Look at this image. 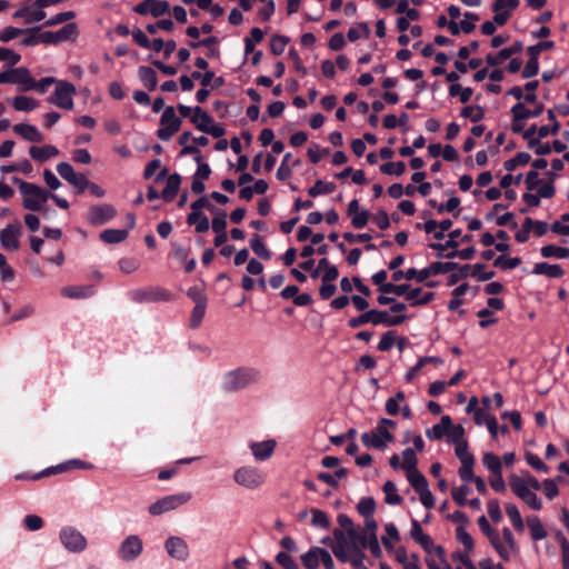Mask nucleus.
Instances as JSON below:
<instances>
[{
  "mask_svg": "<svg viewBox=\"0 0 569 569\" xmlns=\"http://www.w3.org/2000/svg\"><path fill=\"white\" fill-rule=\"evenodd\" d=\"M383 492L386 493L385 501L388 505H399L402 501V498L399 496L397 487L392 481L385 482Z\"/></svg>",
  "mask_w": 569,
  "mask_h": 569,
  "instance_id": "48",
  "label": "nucleus"
},
{
  "mask_svg": "<svg viewBox=\"0 0 569 569\" xmlns=\"http://www.w3.org/2000/svg\"><path fill=\"white\" fill-rule=\"evenodd\" d=\"M407 319L406 315H399L395 317H390L387 311H379L371 309L369 311L363 312L359 317L351 318L348 325L351 328H359L366 323L377 325H386V326H398L402 323Z\"/></svg>",
  "mask_w": 569,
  "mask_h": 569,
  "instance_id": "3",
  "label": "nucleus"
},
{
  "mask_svg": "<svg viewBox=\"0 0 569 569\" xmlns=\"http://www.w3.org/2000/svg\"><path fill=\"white\" fill-rule=\"evenodd\" d=\"M555 47V42L551 40L540 41L533 46L527 48V54L539 59V54L542 51L551 50Z\"/></svg>",
  "mask_w": 569,
  "mask_h": 569,
  "instance_id": "59",
  "label": "nucleus"
},
{
  "mask_svg": "<svg viewBox=\"0 0 569 569\" xmlns=\"http://www.w3.org/2000/svg\"><path fill=\"white\" fill-rule=\"evenodd\" d=\"M322 549L320 547H312L301 556V562L306 569H317L319 567Z\"/></svg>",
  "mask_w": 569,
  "mask_h": 569,
  "instance_id": "34",
  "label": "nucleus"
},
{
  "mask_svg": "<svg viewBox=\"0 0 569 569\" xmlns=\"http://www.w3.org/2000/svg\"><path fill=\"white\" fill-rule=\"evenodd\" d=\"M187 222L191 226L194 224L198 233L207 232L210 228L209 219L202 212H190L187 217Z\"/></svg>",
  "mask_w": 569,
  "mask_h": 569,
  "instance_id": "37",
  "label": "nucleus"
},
{
  "mask_svg": "<svg viewBox=\"0 0 569 569\" xmlns=\"http://www.w3.org/2000/svg\"><path fill=\"white\" fill-rule=\"evenodd\" d=\"M76 87L68 81H58L53 92V98L50 100L54 106L71 110L73 109V94Z\"/></svg>",
  "mask_w": 569,
  "mask_h": 569,
  "instance_id": "12",
  "label": "nucleus"
},
{
  "mask_svg": "<svg viewBox=\"0 0 569 569\" xmlns=\"http://www.w3.org/2000/svg\"><path fill=\"white\" fill-rule=\"evenodd\" d=\"M527 526L535 541L543 540L548 536L541 520L537 516L527 517Z\"/></svg>",
  "mask_w": 569,
  "mask_h": 569,
  "instance_id": "32",
  "label": "nucleus"
},
{
  "mask_svg": "<svg viewBox=\"0 0 569 569\" xmlns=\"http://www.w3.org/2000/svg\"><path fill=\"white\" fill-rule=\"evenodd\" d=\"M116 213L117 210L111 204H96L89 209L88 221L93 226H101L113 219Z\"/></svg>",
  "mask_w": 569,
  "mask_h": 569,
  "instance_id": "15",
  "label": "nucleus"
},
{
  "mask_svg": "<svg viewBox=\"0 0 569 569\" xmlns=\"http://www.w3.org/2000/svg\"><path fill=\"white\" fill-rule=\"evenodd\" d=\"M250 248L260 258H262L264 260L271 259V251L264 246V243L262 242L260 236L254 234L250 239Z\"/></svg>",
  "mask_w": 569,
  "mask_h": 569,
  "instance_id": "45",
  "label": "nucleus"
},
{
  "mask_svg": "<svg viewBox=\"0 0 569 569\" xmlns=\"http://www.w3.org/2000/svg\"><path fill=\"white\" fill-rule=\"evenodd\" d=\"M13 18L23 19L26 23H34L42 21L46 18V12L42 9L34 7V3L29 7H23L14 11Z\"/></svg>",
  "mask_w": 569,
  "mask_h": 569,
  "instance_id": "23",
  "label": "nucleus"
},
{
  "mask_svg": "<svg viewBox=\"0 0 569 569\" xmlns=\"http://www.w3.org/2000/svg\"><path fill=\"white\" fill-rule=\"evenodd\" d=\"M437 557L427 558L426 562L429 569H452L443 559L445 550L442 547L435 548Z\"/></svg>",
  "mask_w": 569,
  "mask_h": 569,
  "instance_id": "43",
  "label": "nucleus"
},
{
  "mask_svg": "<svg viewBox=\"0 0 569 569\" xmlns=\"http://www.w3.org/2000/svg\"><path fill=\"white\" fill-rule=\"evenodd\" d=\"M458 268L457 262H432L429 267L419 270L418 281L423 282L430 276L448 273Z\"/></svg>",
  "mask_w": 569,
  "mask_h": 569,
  "instance_id": "20",
  "label": "nucleus"
},
{
  "mask_svg": "<svg viewBox=\"0 0 569 569\" xmlns=\"http://www.w3.org/2000/svg\"><path fill=\"white\" fill-rule=\"evenodd\" d=\"M276 561L283 569H300L299 565L295 561V559L284 551H280L276 556Z\"/></svg>",
  "mask_w": 569,
  "mask_h": 569,
  "instance_id": "61",
  "label": "nucleus"
},
{
  "mask_svg": "<svg viewBox=\"0 0 569 569\" xmlns=\"http://www.w3.org/2000/svg\"><path fill=\"white\" fill-rule=\"evenodd\" d=\"M357 509L365 518L371 517L376 509V502L371 497L361 498L358 502Z\"/></svg>",
  "mask_w": 569,
  "mask_h": 569,
  "instance_id": "52",
  "label": "nucleus"
},
{
  "mask_svg": "<svg viewBox=\"0 0 569 569\" xmlns=\"http://www.w3.org/2000/svg\"><path fill=\"white\" fill-rule=\"evenodd\" d=\"M29 154L34 161L41 163V162L47 161L50 158L58 156L59 150L54 146H50V144L42 146V147L32 146L29 149Z\"/></svg>",
  "mask_w": 569,
  "mask_h": 569,
  "instance_id": "27",
  "label": "nucleus"
},
{
  "mask_svg": "<svg viewBox=\"0 0 569 569\" xmlns=\"http://www.w3.org/2000/svg\"><path fill=\"white\" fill-rule=\"evenodd\" d=\"M532 227H533V219L526 218L523 223H522V228L516 232L515 239L519 243L527 242L529 237H530V232L532 230Z\"/></svg>",
  "mask_w": 569,
  "mask_h": 569,
  "instance_id": "58",
  "label": "nucleus"
},
{
  "mask_svg": "<svg viewBox=\"0 0 569 569\" xmlns=\"http://www.w3.org/2000/svg\"><path fill=\"white\" fill-rule=\"evenodd\" d=\"M311 512V525L316 528H321V529H328L329 526H330V521H329V518L327 516V513L320 509H317V508H312L310 510Z\"/></svg>",
  "mask_w": 569,
  "mask_h": 569,
  "instance_id": "49",
  "label": "nucleus"
},
{
  "mask_svg": "<svg viewBox=\"0 0 569 569\" xmlns=\"http://www.w3.org/2000/svg\"><path fill=\"white\" fill-rule=\"evenodd\" d=\"M21 234V226L19 223L8 224L0 231L1 246L10 251L18 250L19 237Z\"/></svg>",
  "mask_w": 569,
  "mask_h": 569,
  "instance_id": "18",
  "label": "nucleus"
},
{
  "mask_svg": "<svg viewBox=\"0 0 569 569\" xmlns=\"http://www.w3.org/2000/svg\"><path fill=\"white\" fill-rule=\"evenodd\" d=\"M142 551V539L138 535H129L121 541L118 556L124 562H132L141 556Z\"/></svg>",
  "mask_w": 569,
  "mask_h": 569,
  "instance_id": "10",
  "label": "nucleus"
},
{
  "mask_svg": "<svg viewBox=\"0 0 569 569\" xmlns=\"http://www.w3.org/2000/svg\"><path fill=\"white\" fill-rule=\"evenodd\" d=\"M181 184V177L178 173H172L167 178L166 187L161 192V198L166 202H170L177 196Z\"/></svg>",
  "mask_w": 569,
  "mask_h": 569,
  "instance_id": "28",
  "label": "nucleus"
},
{
  "mask_svg": "<svg viewBox=\"0 0 569 569\" xmlns=\"http://www.w3.org/2000/svg\"><path fill=\"white\" fill-rule=\"evenodd\" d=\"M260 380V372L254 368L241 367L224 375L222 389L226 392H237Z\"/></svg>",
  "mask_w": 569,
  "mask_h": 569,
  "instance_id": "2",
  "label": "nucleus"
},
{
  "mask_svg": "<svg viewBox=\"0 0 569 569\" xmlns=\"http://www.w3.org/2000/svg\"><path fill=\"white\" fill-rule=\"evenodd\" d=\"M451 418L449 416H442L439 423L432 426V428L426 431V436L430 440H440L448 430L451 429Z\"/></svg>",
  "mask_w": 569,
  "mask_h": 569,
  "instance_id": "30",
  "label": "nucleus"
},
{
  "mask_svg": "<svg viewBox=\"0 0 569 569\" xmlns=\"http://www.w3.org/2000/svg\"><path fill=\"white\" fill-rule=\"evenodd\" d=\"M336 543L332 546L333 555L341 561L348 562L350 556L348 552V539L341 530L335 531Z\"/></svg>",
  "mask_w": 569,
  "mask_h": 569,
  "instance_id": "26",
  "label": "nucleus"
},
{
  "mask_svg": "<svg viewBox=\"0 0 569 569\" xmlns=\"http://www.w3.org/2000/svg\"><path fill=\"white\" fill-rule=\"evenodd\" d=\"M78 33L77 24L71 22L66 26H63L58 31H44L41 32L42 43L44 44H57L63 41H67L73 37H76Z\"/></svg>",
  "mask_w": 569,
  "mask_h": 569,
  "instance_id": "16",
  "label": "nucleus"
},
{
  "mask_svg": "<svg viewBox=\"0 0 569 569\" xmlns=\"http://www.w3.org/2000/svg\"><path fill=\"white\" fill-rule=\"evenodd\" d=\"M336 190V184L333 182H323L322 180H317L315 184L309 188L308 193L310 197H318L320 194L332 193Z\"/></svg>",
  "mask_w": 569,
  "mask_h": 569,
  "instance_id": "46",
  "label": "nucleus"
},
{
  "mask_svg": "<svg viewBox=\"0 0 569 569\" xmlns=\"http://www.w3.org/2000/svg\"><path fill=\"white\" fill-rule=\"evenodd\" d=\"M448 442L457 446V443L465 442V429L462 426H453L447 432Z\"/></svg>",
  "mask_w": 569,
  "mask_h": 569,
  "instance_id": "60",
  "label": "nucleus"
},
{
  "mask_svg": "<svg viewBox=\"0 0 569 569\" xmlns=\"http://www.w3.org/2000/svg\"><path fill=\"white\" fill-rule=\"evenodd\" d=\"M138 74L143 86L148 90L153 91L157 88L158 78L156 71L152 68L141 66L138 70Z\"/></svg>",
  "mask_w": 569,
  "mask_h": 569,
  "instance_id": "36",
  "label": "nucleus"
},
{
  "mask_svg": "<svg viewBox=\"0 0 569 569\" xmlns=\"http://www.w3.org/2000/svg\"><path fill=\"white\" fill-rule=\"evenodd\" d=\"M59 539L62 546L73 553L82 552L88 545L86 537L73 527H63L59 532Z\"/></svg>",
  "mask_w": 569,
  "mask_h": 569,
  "instance_id": "9",
  "label": "nucleus"
},
{
  "mask_svg": "<svg viewBox=\"0 0 569 569\" xmlns=\"http://www.w3.org/2000/svg\"><path fill=\"white\" fill-rule=\"evenodd\" d=\"M59 176L68 183L78 189V192H83L88 189L89 179L83 173H77L72 166L68 162H60L57 166Z\"/></svg>",
  "mask_w": 569,
  "mask_h": 569,
  "instance_id": "13",
  "label": "nucleus"
},
{
  "mask_svg": "<svg viewBox=\"0 0 569 569\" xmlns=\"http://www.w3.org/2000/svg\"><path fill=\"white\" fill-rule=\"evenodd\" d=\"M482 463L491 473L501 471V460L495 453H485L482 458Z\"/></svg>",
  "mask_w": 569,
  "mask_h": 569,
  "instance_id": "56",
  "label": "nucleus"
},
{
  "mask_svg": "<svg viewBox=\"0 0 569 569\" xmlns=\"http://www.w3.org/2000/svg\"><path fill=\"white\" fill-rule=\"evenodd\" d=\"M402 469H405L406 471H411V470H415L417 469V457H416V452L412 448H406L403 451H402Z\"/></svg>",
  "mask_w": 569,
  "mask_h": 569,
  "instance_id": "57",
  "label": "nucleus"
},
{
  "mask_svg": "<svg viewBox=\"0 0 569 569\" xmlns=\"http://www.w3.org/2000/svg\"><path fill=\"white\" fill-rule=\"evenodd\" d=\"M170 10V4L164 0H143L138 3L134 8V11L139 14L146 16L151 14L154 18L161 17L168 13Z\"/></svg>",
  "mask_w": 569,
  "mask_h": 569,
  "instance_id": "17",
  "label": "nucleus"
},
{
  "mask_svg": "<svg viewBox=\"0 0 569 569\" xmlns=\"http://www.w3.org/2000/svg\"><path fill=\"white\" fill-rule=\"evenodd\" d=\"M289 39L283 36H273L270 40V50L274 56L283 53Z\"/></svg>",
  "mask_w": 569,
  "mask_h": 569,
  "instance_id": "62",
  "label": "nucleus"
},
{
  "mask_svg": "<svg viewBox=\"0 0 569 569\" xmlns=\"http://www.w3.org/2000/svg\"><path fill=\"white\" fill-rule=\"evenodd\" d=\"M94 293L92 286H69L61 290V295L66 298L71 299H84L89 298Z\"/></svg>",
  "mask_w": 569,
  "mask_h": 569,
  "instance_id": "29",
  "label": "nucleus"
},
{
  "mask_svg": "<svg viewBox=\"0 0 569 569\" xmlns=\"http://www.w3.org/2000/svg\"><path fill=\"white\" fill-rule=\"evenodd\" d=\"M347 475L348 470L346 468H340L336 470L333 475L328 472H320L318 473V479L331 487H337L338 480L347 477Z\"/></svg>",
  "mask_w": 569,
  "mask_h": 569,
  "instance_id": "47",
  "label": "nucleus"
},
{
  "mask_svg": "<svg viewBox=\"0 0 569 569\" xmlns=\"http://www.w3.org/2000/svg\"><path fill=\"white\" fill-rule=\"evenodd\" d=\"M380 171L385 174L402 176L406 172V164L403 161L387 162L380 167Z\"/></svg>",
  "mask_w": 569,
  "mask_h": 569,
  "instance_id": "55",
  "label": "nucleus"
},
{
  "mask_svg": "<svg viewBox=\"0 0 569 569\" xmlns=\"http://www.w3.org/2000/svg\"><path fill=\"white\" fill-rule=\"evenodd\" d=\"M10 102L17 111L28 112L34 110L38 107V102L34 99L26 96L14 97L10 100Z\"/></svg>",
  "mask_w": 569,
  "mask_h": 569,
  "instance_id": "41",
  "label": "nucleus"
},
{
  "mask_svg": "<svg viewBox=\"0 0 569 569\" xmlns=\"http://www.w3.org/2000/svg\"><path fill=\"white\" fill-rule=\"evenodd\" d=\"M506 512L513 526V528L518 531V532H522L525 530V522L522 520V517L517 508L516 505L513 503H507L506 505Z\"/></svg>",
  "mask_w": 569,
  "mask_h": 569,
  "instance_id": "42",
  "label": "nucleus"
},
{
  "mask_svg": "<svg viewBox=\"0 0 569 569\" xmlns=\"http://www.w3.org/2000/svg\"><path fill=\"white\" fill-rule=\"evenodd\" d=\"M14 184L18 186L19 191L23 198L22 206L24 209L30 211H41L44 203L49 200L50 192L46 189L23 181L17 177L12 178Z\"/></svg>",
  "mask_w": 569,
  "mask_h": 569,
  "instance_id": "1",
  "label": "nucleus"
},
{
  "mask_svg": "<svg viewBox=\"0 0 569 569\" xmlns=\"http://www.w3.org/2000/svg\"><path fill=\"white\" fill-rule=\"evenodd\" d=\"M489 541L503 560H509L518 551L515 537L511 530L507 527L502 529L501 533L498 531L492 533Z\"/></svg>",
  "mask_w": 569,
  "mask_h": 569,
  "instance_id": "6",
  "label": "nucleus"
},
{
  "mask_svg": "<svg viewBox=\"0 0 569 569\" xmlns=\"http://www.w3.org/2000/svg\"><path fill=\"white\" fill-rule=\"evenodd\" d=\"M128 237L124 229H106L100 233V239L106 243H119Z\"/></svg>",
  "mask_w": 569,
  "mask_h": 569,
  "instance_id": "40",
  "label": "nucleus"
},
{
  "mask_svg": "<svg viewBox=\"0 0 569 569\" xmlns=\"http://www.w3.org/2000/svg\"><path fill=\"white\" fill-rule=\"evenodd\" d=\"M407 478L417 493L429 488L426 477L418 469L407 471Z\"/></svg>",
  "mask_w": 569,
  "mask_h": 569,
  "instance_id": "39",
  "label": "nucleus"
},
{
  "mask_svg": "<svg viewBox=\"0 0 569 569\" xmlns=\"http://www.w3.org/2000/svg\"><path fill=\"white\" fill-rule=\"evenodd\" d=\"M542 110V104H538L533 110H529L522 102H518L511 108L510 112L513 118L527 120L529 118L539 117Z\"/></svg>",
  "mask_w": 569,
  "mask_h": 569,
  "instance_id": "31",
  "label": "nucleus"
},
{
  "mask_svg": "<svg viewBox=\"0 0 569 569\" xmlns=\"http://www.w3.org/2000/svg\"><path fill=\"white\" fill-rule=\"evenodd\" d=\"M12 83L20 84L23 91H30L36 88V80L26 67L12 69Z\"/></svg>",
  "mask_w": 569,
  "mask_h": 569,
  "instance_id": "22",
  "label": "nucleus"
},
{
  "mask_svg": "<svg viewBox=\"0 0 569 569\" xmlns=\"http://www.w3.org/2000/svg\"><path fill=\"white\" fill-rule=\"evenodd\" d=\"M410 536L416 542H418L428 552H430L431 549L436 548L432 539L430 538V536H428L423 532L418 520H412Z\"/></svg>",
  "mask_w": 569,
  "mask_h": 569,
  "instance_id": "24",
  "label": "nucleus"
},
{
  "mask_svg": "<svg viewBox=\"0 0 569 569\" xmlns=\"http://www.w3.org/2000/svg\"><path fill=\"white\" fill-rule=\"evenodd\" d=\"M540 252L543 258L566 259L569 257V248L557 247L553 244L542 247Z\"/></svg>",
  "mask_w": 569,
  "mask_h": 569,
  "instance_id": "44",
  "label": "nucleus"
},
{
  "mask_svg": "<svg viewBox=\"0 0 569 569\" xmlns=\"http://www.w3.org/2000/svg\"><path fill=\"white\" fill-rule=\"evenodd\" d=\"M558 541L561 549L562 569H569V541L561 535H558Z\"/></svg>",
  "mask_w": 569,
  "mask_h": 569,
  "instance_id": "64",
  "label": "nucleus"
},
{
  "mask_svg": "<svg viewBox=\"0 0 569 569\" xmlns=\"http://www.w3.org/2000/svg\"><path fill=\"white\" fill-rule=\"evenodd\" d=\"M190 120L194 124V127L200 131L206 130V127L208 124H211L213 121L211 116L204 110H202L200 107H196L193 109V113Z\"/></svg>",
  "mask_w": 569,
  "mask_h": 569,
  "instance_id": "38",
  "label": "nucleus"
},
{
  "mask_svg": "<svg viewBox=\"0 0 569 569\" xmlns=\"http://www.w3.org/2000/svg\"><path fill=\"white\" fill-rule=\"evenodd\" d=\"M523 44L521 41H515L512 46L501 49L498 53H488L486 56V62L490 67H497L511 56L521 52Z\"/></svg>",
  "mask_w": 569,
  "mask_h": 569,
  "instance_id": "19",
  "label": "nucleus"
},
{
  "mask_svg": "<svg viewBox=\"0 0 569 569\" xmlns=\"http://www.w3.org/2000/svg\"><path fill=\"white\" fill-rule=\"evenodd\" d=\"M276 445V441L272 439L260 442H251L250 450L257 461H264L273 455Z\"/></svg>",
  "mask_w": 569,
  "mask_h": 569,
  "instance_id": "21",
  "label": "nucleus"
},
{
  "mask_svg": "<svg viewBox=\"0 0 569 569\" xmlns=\"http://www.w3.org/2000/svg\"><path fill=\"white\" fill-rule=\"evenodd\" d=\"M233 481L246 489L254 490L266 482V473L253 466H242L234 470Z\"/></svg>",
  "mask_w": 569,
  "mask_h": 569,
  "instance_id": "5",
  "label": "nucleus"
},
{
  "mask_svg": "<svg viewBox=\"0 0 569 569\" xmlns=\"http://www.w3.org/2000/svg\"><path fill=\"white\" fill-rule=\"evenodd\" d=\"M551 231L561 236H569V213L561 216L560 221H555L551 227Z\"/></svg>",
  "mask_w": 569,
  "mask_h": 569,
  "instance_id": "63",
  "label": "nucleus"
},
{
  "mask_svg": "<svg viewBox=\"0 0 569 569\" xmlns=\"http://www.w3.org/2000/svg\"><path fill=\"white\" fill-rule=\"evenodd\" d=\"M386 536L382 537V543L387 550H392L393 545L391 543V540L398 541L399 540V531L397 527L393 523L386 525Z\"/></svg>",
  "mask_w": 569,
  "mask_h": 569,
  "instance_id": "50",
  "label": "nucleus"
},
{
  "mask_svg": "<svg viewBox=\"0 0 569 569\" xmlns=\"http://www.w3.org/2000/svg\"><path fill=\"white\" fill-rule=\"evenodd\" d=\"M206 309H207V302L194 305L192 312H191V317H190V326L192 328H198L201 325L202 319L206 315Z\"/></svg>",
  "mask_w": 569,
  "mask_h": 569,
  "instance_id": "51",
  "label": "nucleus"
},
{
  "mask_svg": "<svg viewBox=\"0 0 569 569\" xmlns=\"http://www.w3.org/2000/svg\"><path fill=\"white\" fill-rule=\"evenodd\" d=\"M370 34V29L366 22L359 23L357 27H352L348 30L347 37L351 42L357 41L361 37H368Z\"/></svg>",
  "mask_w": 569,
  "mask_h": 569,
  "instance_id": "54",
  "label": "nucleus"
},
{
  "mask_svg": "<svg viewBox=\"0 0 569 569\" xmlns=\"http://www.w3.org/2000/svg\"><path fill=\"white\" fill-rule=\"evenodd\" d=\"M13 131L21 136L24 140L30 142H42L43 134L37 129V127L27 123H18L13 126Z\"/></svg>",
  "mask_w": 569,
  "mask_h": 569,
  "instance_id": "25",
  "label": "nucleus"
},
{
  "mask_svg": "<svg viewBox=\"0 0 569 569\" xmlns=\"http://www.w3.org/2000/svg\"><path fill=\"white\" fill-rule=\"evenodd\" d=\"M393 440V435L378 425L372 431L361 435V441L365 447L375 448L378 450L386 449L388 443L392 442Z\"/></svg>",
  "mask_w": 569,
  "mask_h": 569,
  "instance_id": "11",
  "label": "nucleus"
},
{
  "mask_svg": "<svg viewBox=\"0 0 569 569\" xmlns=\"http://www.w3.org/2000/svg\"><path fill=\"white\" fill-rule=\"evenodd\" d=\"M164 549L171 558L178 561H186L190 555L187 541L179 536H170L167 538Z\"/></svg>",
  "mask_w": 569,
  "mask_h": 569,
  "instance_id": "14",
  "label": "nucleus"
},
{
  "mask_svg": "<svg viewBox=\"0 0 569 569\" xmlns=\"http://www.w3.org/2000/svg\"><path fill=\"white\" fill-rule=\"evenodd\" d=\"M463 118H469L472 122H478L485 117V110L480 106H467L461 110Z\"/></svg>",
  "mask_w": 569,
  "mask_h": 569,
  "instance_id": "53",
  "label": "nucleus"
},
{
  "mask_svg": "<svg viewBox=\"0 0 569 569\" xmlns=\"http://www.w3.org/2000/svg\"><path fill=\"white\" fill-rule=\"evenodd\" d=\"M192 499L191 492L183 491L179 493L164 496L148 507L151 516H161L163 513L179 509Z\"/></svg>",
  "mask_w": 569,
  "mask_h": 569,
  "instance_id": "4",
  "label": "nucleus"
},
{
  "mask_svg": "<svg viewBox=\"0 0 569 569\" xmlns=\"http://www.w3.org/2000/svg\"><path fill=\"white\" fill-rule=\"evenodd\" d=\"M510 488L512 492L531 509L540 510L542 508L541 500L538 498L533 490L528 488L526 482L522 480V477L512 475L510 477Z\"/></svg>",
  "mask_w": 569,
  "mask_h": 569,
  "instance_id": "8",
  "label": "nucleus"
},
{
  "mask_svg": "<svg viewBox=\"0 0 569 569\" xmlns=\"http://www.w3.org/2000/svg\"><path fill=\"white\" fill-rule=\"evenodd\" d=\"M182 120L177 117L172 106L166 107L160 118V128L157 130V137L162 141H168L180 129Z\"/></svg>",
  "mask_w": 569,
  "mask_h": 569,
  "instance_id": "7",
  "label": "nucleus"
},
{
  "mask_svg": "<svg viewBox=\"0 0 569 569\" xmlns=\"http://www.w3.org/2000/svg\"><path fill=\"white\" fill-rule=\"evenodd\" d=\"M461 236V230L456 229L449 232V240H446L445 243H431L430 248L437 250V256L439 258L443 257V251L448 248L456 249L459 246L458 238Z\"/></svg>",
  "mask_w": 569,
  "mask_h": 569,
  "instance_id": "35",
  "label": "nucleus"
},
{
  "mask_svg": "<svg viewBox=\"0 0 569 569\" xmlns=\"http://www.w3.org/2000/svg\"><path fill=\"white\" fill-rule=\"evenodd\" d=\"M535 274H542L548 278H560L563 276V270L560 264H550L547 262L536 263L533 267Z\"/></svg>",
  "mask_w": 569,
  "mask_h": 569,
  "instance_id": "33",
  "label": "nucleus"
}]
</instances>
